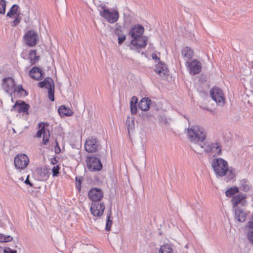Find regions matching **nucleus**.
I'll return each instance as SVG.
<instances>
[{
    "label": "nucleus",
    "mask_w": 253,
    "mask_h": 253,
    "mask_svg": "<svg viewBox=\"0 0 253 253\" xmlns=\"http://www.w3.org/2000/svg\"><path fill=\"white\" fill-rule=\"evenodd\" d=\"M211 164L216 176L221 177L226 176L227 181L232 180L235 177V168L229 167L228 162L224 159L220 158H213Z\"/></svg>",
    "instance_id": "nucleus-1"
},
{
    "label": "nucleus",
    "mask_w": 253,
    "mask_h": 253,
    "mask_svg": "<svg viewBox=\"0 0 253 253\" xmlns=\"http://www.w3.org/2000/svg\"><path fill=\"white\" fill-rule=\"evenodd\" d=\"M98 8L100 16L105 19L110 23L113 24L116 22L119 18V12L116 10L112 11L109 10L105 4H95Z\"/></svg>",
    "instance_id": "nucleus-2"
},
{
    "label": "nucleus",
    "mask_w": 253,
    "mask_h": 253,
    "mask_svg": "<svg viewBox=\"0 0 253 253\" xmlns=\"http://www.w3.org/2000/svg\"><path fill=\"white\" fill-rule=\"evenodd\" d=\"M187 132L190 139L194 143L203 142L206 139L204 129L199 126H191L188 128Z\"/></svg>",
    "instance_id": "nucleus-3"
},
{
    "label": "nucleus",
    "mask_w": 253,
    "mask_h": 253,
    "mask_svg": "<svg viewBox=\"0 0 253 253\" xmlns=\"http://www.w3.org/2000/svg\"><path fill=\"white\" fill-rule=\"evenodd\" d=\"M211 98L219 106H223L225 101V98L223 90L217 86L212 87L210 91Z\"/></svg>",
    "instance_id": "nucleus-4"
},
{
    "label": "nucleus",
    "mask_w": 253,
    "mask_h": 253,
    "mask_svg": "<svg viewBox=\"0 0 253 253\" xmlns=\"http://www.w3.org/2000/svg\"><path fill=\"white\" fill-rule=\"evenodd\" d=\"M84 148L85 151L88 153H94L101 149V146L96 137L91 136L86 139L84 144Z\"/></svg>",
    "instance_id": "nucleus-5"
},
{
    "label": "nucleus",
    "mask_w": 253,
    "mask_h": 253,
    "mask_svg": "<svg viewBox=\"0 0 253 253\" xmlns=\"http://www.w3.org/2000/svg\"><path fill=\"white\" fill-rule=\"evenodd\" d=\"M144 32V27L141 24H135L132 26L128 32V34L132 38L130 43L133 45H137L136 40L137 38L143 37Z\"/></svg>",
    "instance_id": "nucleus-6"
},
{
    "label": "nucleus",
    "mask_w": 253,
    "mask_h": 253,
    "mask_svg": "<svg viewBox=\"0 0 253 253\" xmlns=\"http://www.w3.org/2000/svg\"><path fill=\"white\" fill-rule=\"evenodd\" d=\"M23 38L25 43L30 47L35 46L39 40L37 32L34 30L27 31L24 34Z\"/></svg>",
    "instance_id": "nucleus-7"
},
{
    "label": "nucleus",
    "mask_w": 253,
    "mask_h": 253,
    "mask_svg": "<svg viewBox=\"0 0 253 253\" xmlns=\"http://www.w3.org/2000/svg\"><path fill=\"white\" fill-rule=\"evenodd\" d=\"M86 162L88 169L91 171H99L102 169L101 161L96 157H87Z\"/></svg>",
    "instance_id": "nucleus-8"
},
{
    "label": "nucleus",
    "mask_w": 253,
    "mask_h": 253,
    "mask_svg": "<svg viewBox=\"0 0 253 253\" xmlns=\"http://www.w3.org/2000/svg\"><path fill=\"white\" fill-rule=\"evenodd\" d=\"M29 160L28 156L24 154H19L14 158V165L17 169H24L29 164Z\"/></svg>",
    "instance_id": "nucleus-9"
},
{
    "label": "nucleus",
    "mask_w": 253,
    "mask_h": 253,
    "mask_svg": "<svg viewBox=\"0 0 253 253\" xmlns=\"http://www.w3.org/2000/svg\"><path fill=\"white\" fill-rule=\"evenodd\" d=\"M15 85L16 83L11 77H6L2 79V87L9 96H11V93H13Z\"/></svg>",
    "instance_id": "nucleus-10"
},
{
    "label": "nucleus",
    "mask_w": 253,
    "mask_h": 253,
    "mask_svg": "<svg viewBox=\"0 0 253 253\" xmlns=\"http://www.w3.org/2000/svg\"><path fill=\"white\" fill-rule=\"evenodd\" d=\"M105 208L103 202H92L90 210L93 216L100 217L103 214Z\"/></svg>",
    "instance_id": "nucleus-11"
},
{
    "label": "nucleus",
    "mask_w": 253,
    "mask_h": 253,
    "mask_svg": "<svg viewBox=\"0 0 253 253\" xmlns=\"http://www.w3.org/2000/svg\"><path fill=\"white\" fill-rule=\"evenodd\" d=\"M103 195L102 190L97 188H92L88 192V197L92 202H101Z\"/></svg>",
    "instance_id": "nucleus-12"
},
{
    "label": "nucleus",
    "mask_w": 253,
    "mask_h": 253,
    "mask_svg": "<svg viewBox=\"0 0 253 253\" xmlns=\"http://www.w3.org/2000/svg\"><path fill=\"white\" fill-rule=\"evenodd\" d=\"M194 51L189 46H185L181 50V54L186 60L185 63H201V61L197 59L190 61L194 55Z\"/></svg>",
    "instance_id": "nucleus-13"
},
{
    "label": "nucleus",
    "mask_w": 253,
    "mask_h": 253,
    "mask_svg": "<svg viewBox=\"0 0 253 253\" xmlns=\"http://www.w3.org/2000/svg\"><path fill=\"white\" fill-rule=\"evenodd\" d=\"M201 147L204 149L206 153H210L216 152L217 155H220L222 153L221 145L218 142L209 143L207 145L205 144L204 146H201Z\"/></svg>",
    "instance_id": "nucleus-14"
},
{
    "label": "nucleus",
    "mask_w": 253,
    "mask_h": 253,
    "mask_svg": "<svg viewBox=\"0 0 253 253\" xmlns=\"http://www.w3.org/2000/svg\"><path fill=\"white\" fill-rule=\"evenodd\" d=\"M39 127L40 129L37 133V137H41L42 135V144L45 145L49 141V138L50 137L49 130L45 128L43 124H39Z\"/></svg>",
    "instance_id": "nucleus-15"
},
{
    "label": "nucleus",
    "mask_w": 253,
    "mask_h": 253,
    "mask_svg": "<svg viewBox=\"0 0 253 253\" xmlns=\"http://www.w3.org/2000/svg\"><path fill=\"white\" fill-rule=\"evenodd\" d=\"M247 196L245 194L240 193L234 196L232 200L231 203L233 207V209L236 208H240L239 206H244L246 205Z\"/></svg>",
    "instance_id": "nucleus-16"
},
{
    "label": "nucleus",
    "mask_w": 253,
    "mask_h": 253,
    "mask_svg": "<svg viewBox=\"0 0 253 253\" xmlns=\"http://www.w3.org/2000/svg\"><path fill=\"white\" fill-rule=\"evenodd\" d=\"M136 42L137 45H133L130 43L129 47L130 49L135 50L137 52H139L140 49L146 46L148 43V38L146 36H143L140 38H137Z\"/></svg>",
    "instance_id": "nucleus-17"
},
{
    "label": "nucleus",
    "mask_w": 253,
    "mask_h": 253,
    "mask_svg": "<svg viewBox=\"0 0 253 253\" xmlns=\"http://www.w3.org/2000/svg\"><path fill=\"white\" fill-rule=\"evenodd\" d=\"M29 107V105L26 103L24 101H21L19 102L17 101L12 107L11 111H16L19 113H23V114H28Z\"/></svg>",
    "instance_id": "nucleus-18"
},
{
    "label": "nucleus",
    "mask_w": 253,
    "mask_h": 253,
    "mask_svg": "<svg viewBox=\"0 0 253 253\" xmlns=\"http://www.w3.org/2000/svg\"><path fill=\"white\" fill-rule=\"evenodd\" d=\"M154 70L155 73L161 77H165L169 71L166 64H155Z\"/></svg>",
    "instance_id": "nucleus-19"
},
{
    "label": "nucleus",
    "mask_w": 253,
    "mask_h": 253,
    "mask_svg": "<svg viewBox=\"0 0 253 253\" xmlns=\"http://www.w3.org/2000/svg\"><path fill=\"white\" fill-rule=\"evenodd\" d=\"M235 211V217L239 222H244L247 217V213L241 208H236L234 209Z\"/></svg>",
    "instance_id": "nucleus-20"
},
{
    "label": "nucleus",
    "mask_w": 253,
    "mask_h": 253,
    "mask_svg": "<svg viewBox=\"0 0 253 253\" xmlns=\"http://www.w3.org/2000/svg\"><path fill=\"white\" fill-rule=\"evenodd\" d=\"M151 100L149 98H143L141 99L138 104V107L143 111H147L150 108Z\"/></svg>",
    "instance_id": "nucleus-21"
},
{
    "label": "nucleus",
    "mask_w": 253,
    "mask_h": 253,
    "mask_svg": "<svg viewBox=\"0 0 253 253\" xmlns=\"http://www.w3.org/2000/svg\"><path fill=\"white\" fill-rule=\"evenodd\" d=\"M37 172L39 176V180L43 181L48 178L49 175L46 168H40L37 169Z\"/></svg>",
    "instance_id": "nucleus-22"
},
{
    "label": "nucleus",
    "mask_w": 253,
    "mask_h": 253,
    "mask_svg": "<svg viewBox=\"0 0 253 253\" xmlns=\"http://www.w3.org/2000/svg\"><path fill=\"white\" fill-rule=\"evenodd\" d=\"M201 64H186L187 68L191 75H196L199 73L201 70Z\"/></svg>",
    "instance_id": "nucleus-23"
},
{
    "label": "nucleus",
    "mask_w": 253,
    "mask_h": 253,
    "mask_svg": "<svg viewBox=\"0 0 253 253\" xmlns=\"http://www.w3.org/2000/svg\"><path fill=\"white\" fill-rule=\"evenodd\" d=\"M54 84L53 80L49 77L45 78L43 81L39 83V86L43 88H48Z\"/></svg>",
    "instance_id": "nucleus-24"
},
{
    "label": "nucleus",
    "mask_w": 253,
    "mask_h": 253,
    "mask_svg": "<svg viewBox=\"0 0 253 253\" xmlns=\"http://www.w3.org/2000/svg\"><path fill=\"white\" fill-rule=\"evenodd\" d=\"M59 115L63 116H71L73 114L72 111L69 108L66 107L64 105H61L58 109Z\"/></svg>",
    "instance_id": "nucleus-25"
},
{
    "label": "nucleus",
    "mask_w": 253,
    "mask_h": 253,
    "mask_svg": "<svg viewBox=\"0 0 253 253\" xmlns=\"http://www.w3.org/2000/svg\"><path fill=\"white\" fill-rule=\"evenodd\" d=\"M29 75L32 78L39 80L42 77L41 70L36 67H33L30 71Z\"/></svg>",
    "instance_id": "nucleus-26"
},
{
    "label": "nucleus",
    "mask_w": 253,
    "mask_h": 253,
    "mask_svg": "<svg viewBox=\"0 0 253 253\" xmlns=\"http://www.w3.org/2000/svg\"><path fill=\"white\" fill-rule=\"evenodd\" d=\"M241 190L244 192H248L251 188V185L249 180L247 179H243L240 181L239 187Z\"/></svg>",
    "instance_id": "nucleus-27"
},
{
    "label": "nucleus",
    "mask_w": 253,
    "mask_h": 253,
    "mask_svg": "<svg viewBox=\"0 0 253 253\" xmlns=\"http://www.w3.org/2000/svg\"><path fill=\"white\" fill-rule=\"evenodd\" d=\"M247 228L248 229V239L253 245V222H248L247 225Z\"/></svg>",
    "instance_id": "nucleus-28"
},
{
    "label": "nucleus",
    "mask_w": 253,
    "mask_h": 253,
    "mask_svg": "<svg viewBox=\"0 0 253 253\" xmlns=\"http://www.w3.org/2000/svg\"><path fill=\"white\" fill-rule=\"evenodd\" d=\"M158 253H173V250L170 244H165L160 246Z\"/></svg>",
    "instance_id": "nucleus-29"
},
{
    "label": "nucleus",
    "mask_w": 253,
    "mask_h": 253,
    "mask_svg": "<svg viewBox=\"0 0 253 253\" xmlns=\"http://www.w3.org/2000/svg\"><path fill=\"white\" fill-rule=\"evenodd\" d=\"M28 59L30 63H36L39 62L40 56L37 55L36 50H31L28 54Z\"/></svg>",
    "instance_id": "nucleus-30"
},
{
    "label": "nucleus",
    "mask_w": 253,
    "mask_h": 253,
    "mask_svg": "<svg viewBox=\"0 0 253 253\" xmlns=\"http://www.w3.org/2000/svg\"><path fill=\"white\" fill-rule=\"evenodd\" d=\"M111 209L110 208L108 211V213L107 215V220L106 223L105 230L107 231H109L111 230V226L112 224V220L111 219Z\"/></svg>",
    "instance_id": "nucleus-31"
},
{
    "label": "nucleus",
    "mask_w": 253,
    "mask_h": 253,
    "mask_svg": "<svg viewBox=\"0 0 253 253\" xmlns=\"http://www.w3.org/2000/svg\"><path fill=\"white\" fill-rule=\"evenodd\" d=\"M18 6L17 4H13L11 7L10 8L9 11L7 12L6 14V16L12 18L14 15H17V11L18 9Z\"/></svg>",
    "instance_id": "nucleus-32"
},
{
    "label": "nucleus",
    "mask_w": 253,
    "mask_h": 253,
    "mask_svg": "<svg viewBox=\"0 0 253 253\" xmlns=\"http://www.w3.org/2000/svg\"><path fill=\"white\" fill-rule=\"evenodd\" d=\"M14 92H16L18 95H22L23 92L25 93L24 94V96H27L28 95V93L24 89H23L21 84H18L17 86H15L13 93Z\"/></svg>",
    "instance_id": "nucleus-33"
},
{
    "label": "nucleus",
    "mask_w": 253,
    "mask_h": 253,
    "mask_svg": "<svg viewBox=\"0 0 253 253\" xmlns=\"http://www.w3.org/2000/svg\"><path fill=\"white\" fill-rule=\"evenodd\" d=\"M239 192V188L236 186H233L225 191L227 197H231Z\"/></svg>",
    "instance_id": "nucleus-34"
},
{
    "label": "nucleus",
    "mask_w": 253,
    "mask_h": 253,
    "mask_svg": "<svg viewBox=\"0 0 253 253\" xmlns=\"http://www.w3.org/2000/svg\"><path fill=\"white\" fill-rule=\"evenodd\" d=\"M126 124L127 126V130L128 132H129L130 130H132L134 129V122L133 119H130V117L128 116Z\"/></svg>",
    "instance_id": "nucleus-35"
},
{
    "label": "nucleus",
    "mask_w": 253,
    "mask_h": 253,
    "mask_svg": "<svg viewBox=\"0 0 253 253\" xmlns=\"http://www.w3.org/2000/svg\"><path fill=\"white\" fill-rule=\"evenodd\" d=\"M48 97L51 101L54 100V84L48 88Z\"/></svg>",
    "instance_id": "nucleus-36"
},
{
    "label": "nucleus",
    "mask_w": 253,
    "mask_h": 253,
    "mask_svg": "<svg viewBox=\"0 0 253 253\" xmlns=\"http://www.w3.org/2000/svg\"><path fill=\"white\" fill-rule=\"evenodd\" d=\"M13 238L10 236H5L2 233H0V242H8L12 240Z\"/></svg>",
    "instance_id": "nucleus-37"
},
{
    "label": "nucleus",
    "mask_w": 253,
    "mask_h": 253,
    "mask_svg": "<svg viewBox=\"0 0 253 253\" xmlns=\"http://www.w3.org/2000/svg\"><path fill=\"white\" fill-rule=\"evenodd\" d=\"M6 1L5 0H0V14H4L5 13Z\"/></svg>",
    "instance_id": "nucleus-38"
},
{
    "label": "nucleus",
    "mask_w": 253,
    "mask_h": 253,
    "mask_svg": "<svg viewBox=\"0 0 253 253\" xmlns=\"http://www.w3.org/2000/svg\"><path fill=\"white\" fill-rule=\"evenodd\" d=\"M20 13L17 14V16L15 18V19L11 24V26L12 27H16L20 23L21 21V17L20 16Z\"/></svg>",
    "instance_id": "nucleus-39"
},
{
    "label": "nucleus",
    "mask_w": 253,
    "mask_h": 253,
    "mask_svg": "<svg viewBox=\"0 0 253 253\" xmlns=\"http://www.w3.org/2000/svg\"><path fill=\"white\" fill-rule=\"evenodd\" d=\"M60 167L58 165L54 166L52 168V173L53 176H57L59 173Z\"/></svg>",
    "instance_id": "nucleus-40"
},
{
    "label": "nucleus",
    "mask_w": 253,
    "mask_h": 253,
    "mask_svg": "<svg viewBox=\"0 0 253 253\" xmlns=\"http://www.w3.org/2000/svg\"><path fill=\"white\" fill-rule=\"evenodd\" d=\"M83 177H78L77 176L76 177V186L78 190H80L81 188V184L82 181Z\"/></svg>",
    "instance_id": "nucleus-41"
},
{
    "label": "nucleus",
    "mask_w": 253,
    "mask_h": 253,
    "mask_svg": "<svg viewBox=\"0 0 253 253\" xmlns=\"http://www.w3.org/2000/svg\"><path fill=\"white\" fill-rule=\"evenodd\" d=\"M130 112L132 115H135L137 113V108L136 105H130Z\"/></svg>",
    "instance_id": "nucleus-42"
},
{
    "label": "nucleus",
    "mask_w": 253,
    "mask_h": 253,
    "mask_svg": "<svg viewBox=\"0 0 253 253\" xmlns=\"http://www.w3.org/2000/svg\"><path fill=\"white\" fill-rule=\"evenodd\" d=\"M118 36V43L122 44L126 39V36L125 35H121Z\"/></svg>",
    "instance_id": "nucleus-43"
},
{
    "label": "nucleus",
    "mask_w": 253,
    "mask_h": 253,
    "mask_svg": "<svg viewBox=\"0 0 253 253\" xmlns=\"http://www.w3.org/2000/svg\"><path fill=\"white\" fill-rule=\"evenodd\" d=\"M115 34L117 36L123 35L122 33V27L121 26H118L116 28L115 31Z\"/></svg>",
    "instance_id": "nucleus-44"
},
{
    "label": "nucleus",
    "mask_w": 253,
    "mask_h": 253,
    "mask_svg": "<svg viewBox=\"0 0 253 253\" xmlns=\"http://www.w3.org/2000/svg\"><path fill=\"white\" fill-rule=\"evenodd\" d=\"M152 57L153 59L155 60L156 62H157L158 63H163L161 61L160 58L157 56V55L153 53L152 54Z\"/></svg>",
    "instance_id": "nucleus-45"
},
{
    "label": "nucleus",
    "mask_w": 253,
    "mask_h": 253,
    "mask_svg": "<svg viewBox=\"0 0 253 253\" xmlns=\"http://www.w3.org/2000/svg\"><path fill=\"white\" fill-rule=\"evenodd\" d=\"M138 102V99L137 98L134 96H133L131 99L130 102V105H136Z\"/></svg>",
    "instance_id": "nucleus-46"
},
{
    "label": "nucleus",
    "mask_w": 253,
    "mask_h": 253,
    "mask_svg": "<svg viewBox=\"0 0 253 253\" xmlns=\"http://www.w3.org/2000/svg\"><path fill=\"white\" fill-rule=\"evenodd\" d=\"M54 151L55 153L59 154L61 151V149L60 147L58 145L57 141H56V145L54 146Z\"/></svg>",
    "instance_id": "nucleus-47"
},
{
    "label": "nucleus",
    "mask_w": 253,
    "mask_h": 253,
    "mask_svg": "<svg viewBox=\"0 0 253 253\" xmlns=\"http://www.w3.org/2000/svg\"><path fill=\"white\" fill-rule=\"evenodd\" d=\"M3 252L4 253H17V251L16 250H13L10 248L4 249Z\"/></svg>",
    "instance_id": "nucleus-48"
},
{
    "label": "nucleus",
    "mask_w": 253,
    "mask_h": 253,
    "mask_svg": "<svg viewBox=\"0 0 253 253\" xmlns=\"http://www.w3.org/2000/svg\"><path fill=\"white\" fill-rule=\"evenodd\" d=\"M25 183L27 185H29L30 187H33V184L29 180V176L28 175L27 178L25 181Z\"/></svg>",
    "instance_id": "nucleus-49"
},
{
    "label": "nucleus",
    "mask_w": 253,
    "mask_h": 253,
    "mask_svg": "<svg viewBox=\"0 0 253 253\" xmlns=\"http://www.w3.org/2000/svg\"><path fill=\"white\" fill-rule=\"evenodd\" d=\"M57 163V160L55 157L52 158L51 159V164L53 165H56Z\"/></svg>",
    "instance_id": "nucleus-50"
},
{
    "label": "nucleus",
    "mask_w": 253,
    "mask_h": 253,
    "mask_svg": "<svg viewBox=\"0 0 253 253\" xmlns=\"http://www.w3.org/2000/svg\"><path fill=\"white\" fill-rule=\"evenodd\" d=\"M13 93H11V96H9L10 97H11V100L12 102H13L14 101V99H13Z\"/></svg>",
    "instance_id": "nucleus-51"
}]
</instances>
